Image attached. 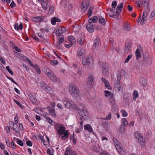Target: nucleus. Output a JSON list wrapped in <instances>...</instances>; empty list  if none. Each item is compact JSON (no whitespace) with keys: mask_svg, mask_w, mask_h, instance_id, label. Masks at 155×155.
<instances>
[{"mask_svg":"<svg viewBox=\"0 0 155 155\" xmlns=\"http://www.w3.org/2000/svg\"><path fill=\"white\" fill-rule=\"evenodd\" d=\"M132 55L131 54H130L129 55L127 58H126L124 61V63H126L128 62L129 60L132 58Z\"/></svg>","mask_w":155,"mask_h":155,"instance_id":"nucleus-48","label":"nucleus"},{"mask_svg":"<svg viewBox=\"0 0 155 155\" xmlns=\"http://www.w3.org/2000/svg\"><path fill=\"white\" fill-rule=\"evenodd\" d=\"M40 84L42 89L46 91H50L51 90V88L48 86L46 84L43 82H40Z\"/></svg>","mask_w":155,"mask_h":155,"instance_id":"nucleus-8","label":"nucleus"},{"mask_svg":"<svg viewBox=\"0 0 155 155\" xmlns=\"http://www.w3.org/2000/svg\"><path fill=\"white\" fill-rule=\"evenodd\" d=\"M109 101L110 102H114L115 101V98L114 97V95L113 93L111 94V95L109 96Z\"/></svg>","mask_w":155,"mask_h":155,"instance_id":"nucleus-43","label":"nucleus"},{"mask_svg":"<svg viewBox=\"0 0 155 155\" xmlns=\"http://www.w3.org/2000/svg\"><path fill=\"white\" fill-rule=\"evenodd\" d=\"M124 30L126 31H129L130 30V26L129 25L126 24L124 25Z\"/></svg>","mask_w":155,"mask_h":155,"instance_id":"nucleus-37","label":"nucleus"},{"mask_svg":"<svg viewBox=\"0 0 155 155\" xmlns=\"http://www.w3.org/2000/svg\"><path fill=\"white\" fill-rule=\"evenodd\" d=\"M17 143L21 146H23V143L22 141L20 140H18L17 141Z\"/></svg>","mask_w":155,"mask_h":155,"instance_id":"nucleus-61","label":"nucleus"},{"mask_svg":"<svg viewBox=\"0 0 155 155\" xmlns=\"http://www.w3.org/2000/svg\"><path fill=\"white\" fill-rule=\"evenodd\" d=\"M55 128L58 133L61 135L63 134L65 130V127L59 123L55 125Z\"/></svg>","mask_w":155,"mask_h":155,"instance_id":"nucleus-4","label":"nucleus"},{"mask_svg":"<svg viewBox=\"0 0 155 155\" xmlns=\"http://www.w3.org/2000/svg\"><path fill=\"white\" fill-rule=\"evenodd\" d=\"M108 125V123L107 121H104L102 122V126L104 127V128H107Z\"/></svg>","mask_w":155,"mask_h":155,"instance_id":"nucleus-47","label":"nucleus"},{"mask_svg":"<svg viewBox=\"0 0 155 155\" xmlns=\"http://www.w3.org/2000/svg\"><path fill=\"white\" fill-rule=\"evenodd\" d=\"M74 134L73 133V135L72 136H70V139L72 140L73 143L74 144H75L76 143V142L77 141V140L76 139H75L74 136Z\"/></svg>","mask_w":155,"mask_h":155,"instance_id":"nucleus-39","label":"nucleus"},{"mask_svg":"<svg viewBox=\"0 0 155 155\" xmlns=\"http://www.w3.org/2000/svg\"><path fill=\"white\" fill-rule=\"evenodd\" d=\"M134 136L138 139L139 143L142 145L143 146L145 145V143L143 141V137L140 135V134L139 132L136 131L134 133Z\"/></svg>","mask_w":155,"mask_h":155,"instance_id":"nucleus-5","label":"nucleus"},{"mask_svg":"<svg viewBox=\"0 0 155 155\" xmlns=\"http://www.w3.org/2000/svg\"><path fill=\"white\" fill-rule=\"evenodd\" d=\"M12 128L13 130L15 131V132L17 133L19 132L18 126L17 124L14 123V124H13V127H12Z\"/></svg>","mask_w":155,"mask_h":155,"instance_id":"nucleus-21","label":"nucleus"},{"mask_svg":"<svg viewBox=\"0 0 155 155\" xmlns=\"http://www.w3.org/2000/svg\"><path fill=\"white\" fill-rule=\"evenodd\" d=\"M99 64L102 68L103 75L104 76H107L108 74V64L101 61L99 62Z\"/></svg>","mask_w":155,"mask_h":155,"instance_id":"nucleus-3","label":"nucleus"},{"mask_svg":"<svg viewBox=\"0 0 155 155\" xmlns=\"http://www.w3.org/2000/svg\"><path fill=\"white\" fill-rule=\"evenodd\" d=\"M121 112L122 113V116L123 117H126L127 115V113L124 110H121Z\"/></svg>","mask_w":155,"mask_h":155,"instance_id":"nucleus-57","label":"nucleus"},{"mask_svg":"<svg viewBox=\"0 0 155 155\" xmlns=\"http://www.w3.org/2000/svg\"><path fill=\"white\" fill-rule=\"evenodd\" d=\"M33 68L35 69L37 72L39 74H40L41 73V71L39 67L37 64L34 65L33 64V65H31Z\"/></svg>","mask_w":155,"mask_h":155,"instance_id":"nucleus-29","label":"nucleus"},{"mask_svg":"<svg viewBox=\"0 0 155 155\" xmlns=\"http://www.w3.org/2000/svg\"><path fill=\"white\" fill-rule=\"evenodd\" d=\"M22 58L24 60L28 62L29 64L31 65H33V63L31 62V60L28 57H27L23 55V57H22Z\"/></svg>","mask_w":155,"mask_h":155,"instance_id":"nucleus-33","label":"nucleus"},{"mask_svg":"<svg viewBox=\"0 0 155 155\" xmlns=\"http://www.w3.org/2000/svg\"><path fill=\"white\" fill-rule=\"evenodd\" d=\"M117 5V2L116 1H113L112 2L111 6L113 8H115L116 7Z\"/></svg>","mask_w":155,"mask_h":155,"instance_id":"nucleus-54","label":"nucleus"},{"mask_svg":"<svg viewBox=\"0 0 155 155\" xmlns=\"http://www.w3.org/2000/svg\"><path fill=\"white\" fill-rule=\"evenodd\" d=\"M61 32L58 29H57L56 32V35L59 37L60 36L61 34Z\"/></svg>","mask_w":155,"mask_h":155,"instance_id":"nucleus-62","label":"nucleus"},{"mask_svg":"<svg viewBox=\"0 0 155 155\" xmlns=\"http://www.w3.org/2000/svg\"><path fill=\"white\" fill-rule=\"evenodd\" d=\"M117 110V105L115 104H113L112 106L111 110L114 112H116Z\"/></svg>","mask_w":155,"mask_h":155,"instance_id":"nucleus-36","label":"nucleus"},{"mask_svg":"<svg viewBox=\"0 0 155 155\" xmlns=\"http://www.w3.org/2000/svg\"><path fill=\"white\" fill-rule=\"evenodd\" d=\"M90 58H83L82 60V63L84 65H86L90 63L91 61Z\"/></svg>","mask_w":155,"mask_h":155,"instance_id":"nucleus-20","label":"nucleus"},{"mask_svg":"<svg viewBox=\"0 0 155 155\" xmlns=\"http://www.w3.org/2000/svg\"><path fill=\"white\" fill-rule=\"evenodd\" d=\"M149 13V11H145L143 12V15L142 16L143 18L146 19Z\"/></svg>","mask_w":155,"mask_h":155,"instance_id":"nucleus-41","label":"nucleus"},{"mask_svg":"<svg viewBox=\"0 0 155 155\" xmlns=\"http://www.w3.org/2000/svg\"><path fill=\"white\" fill-rule=\"evenodd\" d=\"M142 4L143 6L146 8L149 7V3L148 2V0H143Z\"/></svg>","mask_w":155,"mask_h":155,"instance_id":"nucleus-32","label":"nucleus"},{"mask_svg":"<svg viewBox=\"0 0 155 155\" xmlns=\"http://www.w3.org/2000/svg\"><path fill=\"white\" fill-rule=\"evenodd\" d=\"M100 42L99 38L98 37L96 38L94 41V44L93 45V47L97 49L98 48Z\"/></svg>","mask_w":155,"mask_h":155,"instance_id":"nucleus-11","label":"nucleus"},{"mask_svg":"<svg viewBox=\"0 0 155 155\" xmlns=\"http://www.w3.org/2000/svg\"><path fill=\"white\" fill-rule=\"evenodd\" d=\"M89 5V4L88 1L83 0L81 5V7L82 10L84 11H85V10L87 9Z\"/></svg>","mask_w":155,"mask_h":155,"instance_id":"nucleus-7","label":"nucleus"},{"mask_svg":"<svg viewBox=\"0 0 155 155\" xmlns=\"http://www.w3.org/2000/svg\"><path fill=\"white\" fill-rule=\"evenodd\" d=\"M105 87L109 89H111V87L109 85V83L108 81L104 83Z\"/></svg>","mask_w":155,"mask_h":155,"instance_id":"nucleus-53","label":"nucleus"},{"mask_svg":"<svg viewBox=\"0 0 155 155\" xmlns=\"http://www.w3.org/2000/svg\"><path fill=\"white\" fill-rule=\"evenodd\" d=\"M94 78L92 75H90L88 78L87 81V85L88 87L91 86L93 84Z\"/></svg>","mask_w":155,"mask_h":155,"instance_id":"nucleus-12","label":"nucleus"},{"mask_svg":"<svg viewBox=\"0 0 155 155\" xmlns=\"http://www.w3.org/2000/svg\"><path fill=\"white\" fill-rule=\"evenodd\" d=\"M47 109L49 111V113L52 117L56 116V113L55 110L53 108H51L50 107H47Z\"/></svg>","mask_w":155,"mask_h":155,"instance_id":"nucleus-15","label":"nucleus"},{"mask_svg":"<svg viewBox=\"0 0 155 155\" xmlns=\"http://www.w3.org/2000/svg\"><path fill=\"white\" fill-rule=\"evenodd\" d=\"M136 55V59L138 60L141 57V54H140V50L139 49H137L135 52Z\"/></svg>","mask_w":155,"mask_h":155,"instance_id":"nucleus-27","label":"nucleus"},{"mask_svg":"<svg viewBox=\"0 0 155 155\" xmlns=\"http://www.w3.org/2000/svg\"><path fill=\"white\" fill-rule=\"evenodd\" d=\"M130 48V45L128 42L126 43L125 44V51L128 52L129 51V49Z\"/></svg>","mask_w":155,"mask_h":155,"instance_id":"nucleus-46","label":"nucleus"},{"mask_svg":"<svg viewBox=\"0 0 155 155\" xmlns=\"http://www.w3.org/2000/svg\"><path fill=\"white\" fill-rule=\"evenodd\" d=\"M84 39L82 37H79L78 39V43L81 45L84 44Z\"/></svg>","mask_w":155,"mask_h":155,"instance_id":"nucleus-24","label":"nucleus"},{"mask_svg":"<svg viewBox=\"0 0 155 155\" xmlns=\"http://www.w3.org/2000/svg\"><path fill=\"white\" fill-rule=\"evenodd\" d=\"M114 87L117 88L118 91H119L121 89L120 84L118 83L114 85Z\"/></svg>","mask_w":155,"mask_h":155,"instance_id":"nucleus-55","label":"nucleus"},{"mask_svg":"<svg viewBox=\"0 0 155 155\" xmlns=\"http://www.w3.org/2000/svg\"><path fill=\"white\" fill-rule=\"evenodd\" d=\"M6 69L8 71L9 73L12 75L13 74V72L12 70L10 69L9 66H7L6 67Z\"/></svg>","mask_w":155,"mask_h":155,"instance_id":"nucleus-49","label":"nucleus"},{"mask_svg":"<svg viewBox=\"0 0 155 155\" xmlns=\"http://www.w3.org/2000/svg\"><path fill=\"white\" fill-rule=\"evenodd\" d=\"M65 155H76L74 152L72 150H66L64 153Z\"/></svg>","mask_w":155,"mask_h":155,"instance_id":"nucleus-22","label":"nucleus"},{"mask_svg":"<svg viewBox=\"0 0 155 155\" xmlns=\"http://www.w3.org/2000/svg\"><path fill=\"white\" fill-rule=\"evenodd\" d=\"M45 74H46L48 78H49L51 76V75H53L54 74V73L50 69H48L45 72Z\"/></svg>","mask_w":155,"mask_h":155,"instance_id":"nucleus-25","label":"nucleus"},{"mask_svg":"<svg viewBox=\"0 0 155 155\" xmlns=\"http://www.w3.org/2000/svg\"><path fill=\"white\" fill-rule=\"evenodd\" d=\"M104 93L105 94V96L106 97L110 96L111 94H113L112 93L108 91H105Z\"/></svg>","mask_w":155,"mask_h":155,"instance_id":"nucleus-52","label":"nucleus"},{"mask_svg":"<svg viewBox=\"0 0 155 155\" xmlns=\"http://www.w3.org/2000/svg\"><path fill=\"white\" fill-rule=\"evenodd\" d=\"M80 108L78 110V112L79 114L81 116V118L85 120L88 119L89 117V114L84 108V106L83 104H81L80 105Z\"/></svg>","mask_w":155,"mask_h":155,"instance_id":"nucleus-1","label":"nucleus"},{"mask_svg":"<svg viewBox=\"0 0 155 155\" xmlns=\"http://www.w3.org/2000/svg\"><path fill=\"white\" fill-rule=\"evenodd\" d=\"M133 98L136 99L138 96V93L137 91H134L133 94Z\"/></svg>","mask_w":155,"mask_h":155,"instance_id":"nucleus-38","label":"nucleus"},{"mask_svg":"<svg viewBox=\"0 0 155 155\" xmlns=\"http://www.w3.org/2000/svg\"><path fill=\"white\" fill-rule=\"evenodd\" d=\"M125 126H126L124 125L121 124L119 129L120 133H122L124 132Z\"/></svg>","mask_w":155,"mask_h":155,"instance_id":"nucleus-40","label":"nucleus"},{"mask_svg":"<svg viewBox=\"0 0 155 155\" xmlns=\"http://www.w3.org/2000/svg\"><path fill=\"white\" fill-rule=\"evenodd\" d=\"M68 40L71 44V45H75L76 43V40L74 37L72 36H69L68 38Z\"/></svg>","mask_w":155,"mask_h":155,"instance_id":"nucleus-13","label":"nucleus"},{"mask_svg":"<svg viewBox=\"0 0 155 155\" xmlns=\"http://www.w3.org/2000/svg\"><path fill=\"white\" fill-rule=\"evenodd\" d=\"M62 102L66 107H70L71 101H70L69 99L66 98H64L63 99Z\"/></svg>","mask_w":155,"mask_h":155,"instance_id":"nucleus-9","label":"nucleus"},{"mask_svg":"<svg viewBox=\"0 0 155 155\" xmlns=\"http://www.w3.org/2000/svg\"><path fill=\"white\" fill-rule=\"evenodd\" d=\"M71 106L70 107H71L72 108L74 109H78V110H79L81 108V107H78L76 105L74 104L71 101Z\"/></svg>","mask_w":155,"mask_h":155,"instance_id":"nucleus-34","label":"nucleus"},{"mask_svg":"<svg viewBox=\"0 0 155 155\" xmlns=\"http://www.w3.org/2000/svg\"><path fill=\"white\" fill-rule=\"evenodd\" d=\"M46 120L48 121L49 123L52 125H54L55 124V122L53 121L49 117H45Z\"/></svg>","mask_w":155,"mask_h":155,"instance_id":"nucleus-35","label":"nucleus"},{"mask_svg":"<svg viewBox=\"0 0 155 155\" xmlns=\"http://www.w3.org/2000/svg\"><path fill=\"white\" fill-rule=\"evenodd\" d=\"M70 92L74 97H76L79 96V89L76 86H71L70 87Z\"/></svg>","mask_w":155,"mask_h":155,"instance_id":"nucleus-2","label":"nucleus"},{"mask_svg":"<svg viewBox=\"0 0 155 155\" xmlns=\"http://www.w3.org/2000/svg\"><path fill=\"white\" fill-rule=\"evenodd\" d=\"M51 80L54 82H55L57 81V78L55 75L54 74L53 75V77L51 78Z\"/></svg>","mask_w":155,"mask_h":155,"instance_id":"nucleus-59","label":"nucleus"},{"mask_svg":"<svg viewBox=\"0 0 155 155\" xmlns=\"http://www.w3.org/2000/svg\"><path fill=\"white\" fill-rule=\"evenodd\" d=\"M15 102L16 104L19 106L21 108H22L23 107V106H22L21 103L16 100L14 99L13 100Z\"/></svg>","mask_w":155,"mask_h":155,"instance_id":"nucleus-50","label":"nucleus"},{"mask_svg":"<svg viewBox=\"0 0 155 155\" xmlns=\"http://www.w3.org/2000/svg\"><path fill=\"white\" fill-rule=\"evenodd\" d=\"M85 49L84 48H81L77 54V55L79 57L85 55Z\"/></svg>","mask_w":155,"mask_h":155,"instance_id":"nucleus-17","label":"nucleus"},{"mask_svg":"<svg viewBox=\"0 0 155 155\" xmlns=\"http://www.w3.org/2000/svg\"><path fill=\"white\" fill-rule=\"evenodd\" d=\"M87 31L90 33H93L94 31V29L92 24L89 23L87 24L86 27Z\"/></svg>","mask_w":155,"mask_h":155,"instance_id":"nucleus-10","label":"nucleus"},{"mask_svg":"<svg viewBox=\"0 0 155 155\" xmlns=\"http://www.w3.org/2000/svg\"><path fill=\"white\" fill-rule=\"evenodd\" d=\"M111 114L110 113H109L107 116L105 117V119L106 120H109L111 118Z\"/></svg>","mask_w":155,"mask_h":155,"instance_id":"nucleus-64","label":"nucleus"},{"mask_svg":"<svg viewBox=\"0 0 155 155\" xmlns=\"http://www.w3.org/2000/svg\"><path fill=\"white\" fill-rule=\"evenodd\" d=\"M123 2H122L118 4L117 7L116 8V14L117 16H118L121 12L122 9L123 8Z\"/></svg>","mask_w":155,"mask_h":155,"instance_id":"nucleus-6","label":"nucleus"},{"mask_svg":"<svg viewBox=\"0 0 155 155\" xmlns=\"http://www.w3.org/2000/svg\"><path fill=\"white\" fill-rule=\"evenodd\" d=\"M63 134H64V136H62V139L64 140H65L69 136L68 131V130H65Z\"/></svg>","mask_w":155,"mask_h":155,"instance_id":"nucleus-26","label":"nucleus"},{"mask_svg":"<svg viewBox=\"0 0 155 155\" xmlns=\"http://www.w3.org/2000/svg\"><path fill=\"white\" fill-rule=\"evenodd\" d=\"M122 124L124 125L125 126H126L128 124V122L126 119L125 118H123L122 119Z\"/></svg>","mask_w":155,"mask_h":155,"instance_id":"nucleus-44","label":"nucleus"},{"mask_svg":"<svg viewBox=\"0 0 155 155\" xmlns=\"http://www.w3.org/2000/svg\"><path fill=\"white\" fill-rule=\"evenodd\" d=\"M29 97L31 100L34 99L35 98V95L33 93H30L29 95Z\"/></svg>","mask_w":155,"mask_h":155,"instance_id":"nucleus-51","label":"nucleus"},{"mask_svg":"<svg viewBox=\"0 0 155 155\" xmlns=\"http://www.w3.org/2000/svg\"><path fill=\"white\" fill-rule=\"evenodd\" d=\"M64 37L63 35L60 36L58 38L59 41L57 45V46L58 48H60L61 47V44L64 41Z\"/></svg>","mask_w":155,"mask_h":155,"instance_id":"nucleus-14","label":"nucleus"},{"mask_svg":"<svg viewBox=\"0 0 155 155\" xmlns=\"http://www.w3.org/2000/svg\"><path fill=\"white\" fill-rule=\"evenodd\" d=\"M41 5L43 9L46 10L48 8L47 4L44 0L41 1Z\"/></svg>","mask_w":155,"mask_h":155,"instance_id":"nucleus-30","label":"nucleus"},{"mask_svg":"<svg viewBox=\"0 0 155 155\" xmlns=\"http://www.w3.org/2000/svg\"><path fill=\"white\" fill-rule=\"evenodd\" d=\"M26 143L27 145L29 147H31L32 146V142L30 140H28V141H26Z\"/></svg>","mask_w":155,"mask_h":155,"instance_id":"nucleus-58","label":"nucleus"},{"mask_svg":"<svg viewBox=\"0 0 155 155\" xmlns=\"http://www.w3.org/2000/svg\"><path fill=\"white\" fill-rule=\"evenodd\" d=\"M98 20V18H97L96 16H94L92 18H91L89 19V23L92 24V22L94 23H96Z\"/></svg>","mask_w":155,"mask_h":155,"instance_id":"nucleus-19","label":"nucleus"},{"mask_svg":"<svg viewBox=\"0 0 155 155\" xmlns=\"http://www.w3.org/2000/svg\"><path fill=\"white\" fill-rule=\"evenodd\" d=\"M155 18V10H153L151 13L150 16L148 18V19L149 21H150L151 19L153 20Z\"/></svg>","mask_w":155,"mask_h":155,"instance_id":"nucleus-31","label":"nucleus"},{"mask_svg":"<svg viewBox=\"0 0 155 155\" xmlns=\"http://www.w3.org/2000/svg\"><path fill=\"white\" fill-rule=\"evenodd\" d=\"M31 101L32 103L34 104L37 105L38 104V102L35 97Z\"/></svg>","mask_w":155,"mask_h":155,"instance_id":"nucleus-60","label":"nucleus"},{"mask_svg":"<svg viewBox=\"0 0 155 155\" xmlns=\"http://www.w3.org/2000/svg\"><path fill=\"white\" fill-rule=\"evenodd\" d=\"M44 19L43 17L37 16L32 18V20L34 21L41 22Z\"/></svg>","mask_w":155,"mask_h":155,"instance_id":"nucleus-23","label":"nucleus"},{"mask_svg":"<svg viewBox=\"0 0 155 155\" xmlns=\"http://www.w3.org/2000/svg\"><path fill=\"white\" fill-rule=\"evenodd\" d=\"M140 82L143 86H146L147 83L146 80L143 78H141L140 80Z\"/></svg>","mask_w":155,"mask_h":155,"instance_id":"nucleus-28","label":"nucleus"},{"mask_svg":"<svg viewBox=\"0 0 155 155\" xmlns=\"http://www.w3.org/2000/svg\"><path fill=\"white\" fill-rule=\"evenodd\" d=\"M84 129L90 133L93 132V129L91 125L87 124L84 125Z\"/></svg>","mask_w":155,"mask_h":155,"instance_id":"nucleus-18","label":"nucleus"},{"mask_svg":"<svg viewBox=\"0 0 155 155\" xmlns=\"http://www.w3.org/2000/svg\"><path fill=\"white\" fill-rule=\"evenodd\" d=\"M58 29L61 32L62 34L64 32L66 31V28L65 27L59 28Z\"/></svg>","mask_w":155,"mask_h":155,"instance_id":"nucleus-56","label":"nucleus"},{"mask_svg":"<svg viewBox=\"0 0 155 155\" xmlns=\"http://www.w3.org/2000/svg\"><path fill=\"white\" fill-rule=\"evenodd\" d=\"M56 19L57 18H56V17H54L51 18V22L52 25H55L56 22Z\"/></svg>","mask_w":155,"mask_h":155,"instance_id":"nucleus-45","label":"nucleus"},{"mask_svg":"<svg viewBox=\"0 0 155 155\" xmlns=\"http://www.w3.org/2000/svg\"><path fill=\"white\" fill-rule=\"evenodd\" d=\"M98 20L99 22L102 25H105L106 21L104 18L101 16H100L98 17Z\"/></svg>","mask_w":155,"mask_h":155,"instance_id":"nucleus-16","label":"nucleus"},{"mask_svg":"<svg viewBox=\"0 0 155 155\" xmlns=\"http://www.w3.org/2000/svg\"><path fill=\"white\" fill-rule=\"evenodd\" d=\"M13 48H14L15 50L17 51L18 52H21V50L17 46H15V45H14V47H13Z\"/></svg>","mask_w":155,"mask_h":155,"instance_id":"nucleus-63","label":"nucleus"},{"mask_svg":"<svg viewBox=\"0 0 155 155\" xmlns=\"http://www.w3.org/2000/svg\"><path fill=\"white\" fill-rule=\"evenodd\" d=\"M93 10V8L92 7H90L89 8L87 14L88 15V18H89L92 14V12Z\"/></svg>","mask_w":155,"mask_h":155,"instance_id":"nucleus-42","label":"nucleus"}]
</instances>
